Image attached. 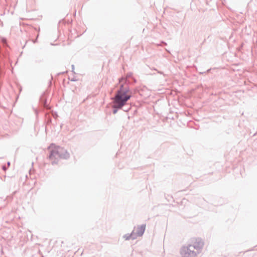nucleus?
I'll list each match as a JSON object with an SVG mask.
<instances>
[{
	"label": "nucleus",
	"mask_w": 257,
	"mask_h": 257,
	"mask_svg": "<svg viewBox=\"0 0 257 257\" xmlns=\"http://www.w3.org/2000/svg\"><path fill=\"white\" fill-rule=\"evenodd\" d=\"M130 92L128 86L124 87L123 84H121L119 89L117 91L113 100V113L115 114L119 109H122L126 104V102L132 97L131 94H128Z\"/></svg>",
	"instance_id": "1"
},
{
	"label": "nucleus",
	"mask_w": 257,
	"mask_h": 257,
	"mask_svg": "<svg viewBox=\"0 0 257 257\" xmlns=\"http://www.w3.org/2000/svg\"><path fill=\"white\" fill-rule=\"evenodd\" d=\"M204 246V242L200 238H194L191 243L182 246L180 254L182 257H196L201 253Z\"/></svg>",
	"instance_id": "2"
},
{
	"label": "nucleus",
	"mask_w": 257,
	"mask_h": 257,
	"mask_svg": "<svg viewBox=\"0 0 257 257\" xmlns=\"http://www.w3.org/2000/svg\"><path fill=\"white\" fill-rule=\"evenodd\" d=\"M50 151L48 158L52 161L53 165L57 164L60 159H68L70 157V154L64 148L52 143L48 147Z\"/></svg>",
	"instance_id": "3"
},
{
	"label": "nucleus",
	"mask_w": 257,
	"mask_h": 257,
	"mask_svg": "<svg viewBox=\"0 0 257 257\" xmlns=\"http://www.w3.org/2000/svg\"><path fill=\"white\" fill-rule=\"evenodd\" d=\"M134 229H135V233L137 238L138 236H141L143 235L146 229V224H144L141 226H138L137 227H135Z\"/></svg>",
	"instance_id": "4"
},
{
	"label": "nucleus",
	"mask_w": 257,
	"mask_h": 257,
	"mask_svg": "<svg viewBox=\"0 0 257 257\" xmlns=\"http://www.w3.org/2000/svg\"><path fill=\"white\" fill-rule=\"evenodd\" d=\"M135 229H134L131 233L125 234L123 236V238L125 239L126 240H128L130 239H136V235L135 233Z\"/></svg>",
	"instance_id": "5"
},
{
	"label": "nucleus",
	"mask_w": 257,
	"mask_h": 257,
	"mask_svg": "<svg viewBox=\"0 0 257 257\" xmlns=\"http://www.w3.org/2000/svg\"><path fill=\"white\" fill-rule=\"evenodd\" d=\"M133 77V73L132 72H129V73H127L126 75V78L125 79V83H129V81L127 80V79L129 78H132Z\"/></svg>",
	"instance_id": "6"
},
{
	"label": "nucleus",
	"mask_w": 257,
	"mask_h": 257,
	"mask_svg": "<svg viewBox=\"0 0 257 257\" xmlns=\"http://www.w3.org/2000/svg\"><path fill=\"white\" fill-rule=\"evenodd\" d=\"M2 169L3 170L6 171L7 170V167L5 165H3L2 167Z\"/></svg>",
	"instance_id": "7"
},
{
	"label": "nucleus",
	"mask_w": 257,
	"mask_h": 257,
	"mask_svg": "<svg viewBox=\"0 0 257 257\" xmlns=\"http://www.w3.org/2000/svg\"><path fill=\"white\" fill-rule=\"evenodd\" d=\"M125 79L123 77H121L119 79V82H120L121 81L124 80H125Z\"/></svg>",
	"instance_id": "8"
},
{
	"label": "nucleus",
	"mask_w": 257,
	"mask_h": 257,
	"mask_svg": "<svg viewBox=\"0 0 257 257\" xmlns=\"http://www.w3.org/2000/svg\"><path fill=\"white\" fill-rule=\"evenodd\" d=\"M71 67H72V72H74V65H71Z\"/></svg>",
	"instance_id": "9"
},
{
	"label": "nucleus",
	"mask_w": 257,
	"mask_h": 257,
	"mask_svg": "<svg viewBox=\"0 0 257 257\" xmlns=\"http://www.w3.org/2000/svg\"><path fill=\"white\" fill-rule=\"evenodd\" d=\"M157 72H158V73L164 75V73L163 72H162V71H160L157 70Z\"/></svg>",
	"instance_id": "10"
},
{
	"label": "nucleus",
	"mask_w": 257,
	"mask_h": 257,
	"mask_svg": "<svg viewBox=\"0 0 257 257\" xmlns=\"http://www.w3.org/2000/svg\"><path fill=\"white\" fill-rule=\"evenodd\" d=\"M132 79L133 80V81H134V83H136L137 82V80H136V79L134 77H132Z\"/></svg>",
	"instance_id": "11"
},
{
	"label": "nucleus",
	"mask_w": 257,
	"mask_h": 257,
	"mask_svg": "<svg viewBox=\"0 0 257 257\" xmlns=\"http://www.w3.org/2000/svg\"><path fill=\"white\" fill-rule=\"evenodd\" d=\"M72 21H73V20H72V19H71V20H70V21L69 20H68V24H69V23H72Z\"/></svg>",
	"instance_id": "12"
},
{
	"label": "nucleus",
	"mask_w": 257,
	"mask_h": 257,
	"mask_svg": "<svg viewBox=\"0 0 257 257\" xmlns=\"http://www.w3.org/2000/svg\"><path fill=\"white\" fill-rule=\"evenodd\" d=\"M161 43H162V44H165V45H167V43H166V42H164V41H162V42H161Z\"/></svg>",
	"instance_id": "13"
},
{
	"label": "nucleus",
	"mask_w": 257,
	"mask_h": 257,
	"mask_svg": "<svg viewBox=\"0 0 257 257\" xmlns=\"http://www.w3.org/2000/svg\"><path fill=\"white\" fill-rule=\"evenodd\" d=\"M129 109V108H127V109H124L123 108V110L125 111H127Z\"/></svg>",
	"instance_id": "14"
},
{
	"label": "nucleus",
	"mask_w": 257,
	"mask_h": 257,
	"mask_svg": "<svg viewBox=\"0 0 257 257\" xmlns=\"http://www.w3.org/2000/svg\"><path fill=\"white\" fill-rule=\"evenodd\" d=\"M7 164H8V166H10V165L11 163H10V162H8L7 163Z\"/></svg>",
	"instance_id": "15"
},
{
	"label": "nucleus",
	"mask_w": 257,
	"mask_h": 257,
	"mask_svg": "<svg viewBox=\"0 0 257 257\" xmlns=\"http://www.w3.org/2000/svg\"><path fill=\"white\" fill-rule=\"evenodd\" d=\"M71 81H76V80H75V79H72L71 80Z\"/></svg>",
	"instance_id": "16"
},
{
	"label": "nucleus",
	"mask_w": 257,
	"mask_h": 257,
	"mask_svg": "<svg viewBox=\"0 0 257 257\" xmlns=\"http://www.w3.org/2000/svg\"><path fill=\"white\" fill-rule=\"evenodd\" d=\"M153 70H156V71H157V70L156 69H155V68H154Z\"/></svg>",
	"instance_id": "17"
}]
</instances>
